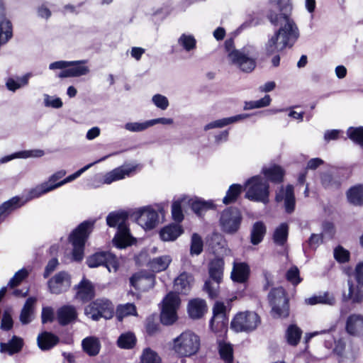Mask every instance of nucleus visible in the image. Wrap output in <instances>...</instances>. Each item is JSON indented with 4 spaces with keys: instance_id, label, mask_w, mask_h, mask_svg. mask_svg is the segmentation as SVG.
<instances>
[{
    "instance_id": "de8ad7c7",
    "label": "nucleus",
    "mask_w": 363,
    "mask_h": 363,
    "mask_svg": "<svg viewBox=\"0 0 363 363\" xmlns=\"http://www.w3.org/2000/svg\"><path fill=\"white\" fill-rule=\"evenodd\" d=\"M203 242L201 237L198 233H193L191 239L190 254L199 255L203 251Z\"/></svg>"
},
{
    "instance_id": "c9c22d12",
    "label": "nucleus",
    "mask_w": 363,
    "mask_h": 363,
    "mask_svg": "<svg viewBox=\"0 0 363 363\" xmlns=\"http://www.w3.org/2000/svg\"><path fill=\"white\" fill-rule=\"evenodd\" d=\"M262 172L267 180L272 182L281 183L283 181L284 172L280 166L273 165L268 168L264 167Z\"/></svg>"
},
{
    "instance_id": "423d86ee",
    "label": "nucleus",
    "mask_w": 363,
    "mask_h": 363,
    "mask_svg": "<svg viewBox=\"0 0 363 363\" xmlns=\"http://www.w3.org/2000/svg\"><path fill=\"white\" fill-rule=\"evenodd\" d=\"M200 348V338L194 333L186 330L174 339L173 350L180 357L196 354Z\"/></svg>"
},
{
    "instance_id": "2eb2a0df",
    "label": "nucleus",
    "mask_w": 363,
    "mask_h": 363,
    "mask_svg": "<svg viewBox=\"0 0 363 363\" xmlns=\"http://www.w3.org/2000/svg\"><path fill=\"white\" fill-rule=\"evenodd\" d=\"M71 276L65 271L59 272L48 281L49 291L57 295L67 291L71 287Z\"/></svg>"
},
{
    "instance_id": "e2e57ef3",
    "label": "nucleus",
    "mask_w": 363,
    "mask_h": 363,
    "mask_svg": "<svg viewBox=\"0 0 363 363\" xmlns=\"http://www.w3.org/2000/svg\"><path fill=\"white\" fill-rule=\"evenodd\" d=\"M152 102L159 108L166 110L169 106L167 98L160 94H157L152 96Z\"/></svg>"
},
{
    "instance_id": "c03bdc74",
    "label": "nucleus",
    "mask_w": 363,
    "mask_h": 363,
    "mask_svg": "<svg viewBox=\"0 0 363 363\" xmlns=\"http://www.w3.org/2000/svg\"><path fill=\"white\" fill-rule=\"evenodd\" d=\"M35 299L34 298H28L23 305L20 314V321L23 325H27L31 322V315L33 313V306Z\"/></svg>"
},
{
    "instance_id": "ddd939ff",
    "label": "nucleus",
    "mask_w": 363,
    "mask_h": 363,
    "mask_svg": "<svg viewBox=\"0 0 363 363\" xmlns=\"http://www.w3.org/2000/svg\"><path fill=\"white\" fill-rule=\"evenodd\" d=\"M86 264L90 268L105 266L108 272H111L112 269L116 272L118 267L116 255L107 251L96 252L91 255L87 258Z\"/></svg>"
},
{
    "instance_id": "4be33fe9",
    "label": "nucleus",
    "mask_w": 363,
    "mask_h": 363,
    "mask_svg": "<svg viewBox=\"0 0 363 363\" xmlns=\"http://www.w3.org/2000/svg\"><path fill=\"white\" fill-rule=\"evenodd\" d=\"M342 179L340 172L337 169H331L320 174L322 186L327 189H337L340 187Z\"/></svg>"
},
{
    "instance_id": "6ab92c4d",
    "label": "nucleus",
    "mask_w": 363,
    "mask_h": 363,
    "mask_svg": "<svg viewBox=\"0 0 363 363\" xmlns=\"http://www.w3.org/2000/svg\"><path fill=\"white\" fill-rule=\"evenodd\" d=\"M74 289L77 291L75 298L82 303H86L94 297V287L92 283L86 278H83Z\"/></svg>"
},
{
    "instance_id": "1a4fd4ad",
    "label": "nucleus",
    "mask_w": 363,
    "mask_h": 363,
    "mask_svg": "<svg viewBox=\"0 0 363 363\" xmlns=\"http://www.w3.org/2000/svg\"><path fill=\"white\" fill-rule=\"evenodd\" d=\"M247 184L250 185L245 194L247 199L264 203L269 202V185L267 182L260 176H255L247 180Z\"/></svg>"
},
{
    "instance_id": "7c9ffc66",
    "label": "nucleus",
    "mask_w": 363,
    "mask_h": 363,
    "mask_svg": "<svg viewBox=\"0 0 363 363\" xmlns=\"http://www.w3.org/2000/svg\"><path fill=\"white\" fill-rule=\"evenodd\" d=\"M38 345L42 350H48L56 345L59 337L49 332H43L38 336Z\"/></svg>"
},
{
    "instance_id": "bf43d9fd",
    "label": "nucleus",
    "mask_w": 363,
    "mask_h": 363,
    "mask_svg": "<svg viewBox=\"0 0 363 363\" xmlns=\"http://www.w3.org/2000/svg\"><path fill=\"white\" fill-rule=\"evenodd\" d=\"M150 127L148 121L143 123H127L125 125V128L130 132H141Z\"/></svg>"
},
{
    "instance_id": "aec40b11",
    "label": "nucleus",
    "mask_w": 363,
    "mask_h": 363,
    "mask_svg": "<svg viewBox=\"0 0 363 363\" xmlns=\"http://www.w3.org/2000/svg\"><path fill=\"white\" fill-rule=\"evenodd\" d=\"M77 317V308L72 305L62 306L57 311V319L59 324L62 326H66L74 323Z\"/></svg>"
},
{
    "instance_id": "bb28decb",
    "label": "nucleus",
    "mask_w": 363,
    "mask_h": 363,
    "mask_svg": "<svg viewBox=\"0 0 363 363\" xmlns=\"http://www.w3.org/2000/svg\"><path fill=\"white\" fill-rule=\"evenodd\" d=\"M347 332L352 335H357L363 332V316L359 314L350 315L346 323Z\"/></svg>"
},
{
    "instance_id": "37998d69",
    "label": "nucleus",
    "mask_w": 363,
    "mask_h": 363,
    "mask_svg": "<svg viewBox=\"0 0 363 363\" xmlns=\"http://www.w3.org/2000/svg\"><path fill=\"white\" fill-rule=\"evenodd\" d=\"M306 302L309 305H315L318 303L325 304L328 306H334L335 304V298L333 294L328 292H325L323 294L318 296H313L306 300Z\"/></svg>"
},
{
    "instance_id": "f257e3e1",
    "label": "nucleus",
    "mask_w": 363,
    "mask_h": 363,
    "mask_svg": "<svg viewBox=\"0 0 363 363\" xmlns=\"http://www.w3.org/2000/svg\"><path fill=\"white\" fill-rule=\"evenodd\" d=\"M272 8L267 17L270 23L281 26L266 44L267 55L279 52L286 47H292L299 36L298 27L290 18L293 6L291 0H272Z\"/></svg>"
},
{
    "instance_id": "680f3d73",
    "label": "nucleus",
    "mask_w": 363,
    "mask_h": 363,
    "mask_svg": "<svg viewBox=\"0 0 363 363\" xmlns=\"http://www.w3.org/2000/svg\"><path fill=\"white\" fill-rule=\"evenodd\" d=\"M145 328L149 335H153L159 330V323L155 320L154 316H149L146 319Z\"/></svg>"
},
{
    "instance_id": "412c9836",
    "label": "nucleus",
    "mask_w": 363,
    "mask_h": 363,
    "mask_svg": "<svg viewBox=\"0 0 363 363\" xmlns=\"http://www.w3.org/2000/svg\"><path fill=\"white\" fill-rule=\"evenodd\" d=\"M69 62L72 63L69 64V68L60 72L59 77H76L86 75L89 72V67L83 65L86 62V60L69 61Z\"/></svg>"
},
{
    "instance_id": "f8f14e48",
    "label": "nucleus",
    "mask_w": 363,
    "mask_h": 363,
    "mask_svg": "<svg viewBox=\"0 0 363 363\" xmlns=\"http://www.w3.org/2000/svg\"><path fill=\"white\" fill-rule=\"evenodd\" d=\"M162 303L163 306L160 314V321L165 325H172L177 320V309L179 306L180 299L177 294L169 292L164 297Z\"/></svg>"
},
{
    "instance_id": "338daca9",
    "label": "nucleus",
    "mask_w": 363,
    "mask_h": 363,
    "mask_svg": "<svg viewBox=\"0 0 363 363\" xmlns=\"http://www.w3.org/2000/svg\"><path fill=\"white\" fill-rule=\"evenodd\" d=\"M58 264L59 262L57 258H52L50 260H49L45 268L43 277L45 279L48 278L50 274L56 269Z\"/></svg>"
},
{
    "instance_id": "b1692460",
    "label": "nucleus",
    "mask_w": 363,
    "mask_h": 363,
    "mask_svg": "<svg viewBox=\"0 0 363 363\" xmlns=\"http://www.w3.org/2000/svg\"><path fill=\"white\" fill-rule=\"evenodd\" d=\"M250 267L245 262H233L230 277L232 280L238 283H245L249 277Z\"/></svg>"
},
{
    "instance_id": "0e129e2a",
    "label": "nucleus",
    "mask_w": 363,
    "mask_h": 363,
    "mask_svg": "<svg viewBox=\"0 0 363 363\" xmlns=\"http://www.w3.org/2000/svg\"><path fill=\"white\" fill-rule=\"evenodd\" d=\"M208 242L209 246L213 251L217 250L219 247H222L224 243L223 237L218 233L213 234Z\"/></svg>"
},
{
    "instance_id": "393cba45",
    "label": "nucleus",
    "mask_w": 363,
    "mask_h": 363,
    "mask_svg": "<svg viewBox=\"0 0 363 363\" xmlns=\"http://www.w3.org/2000/svg\"><path fill=\"white\" fill-rule=\"evenodd\" d=\"M65 174L66 172L65 170H60L53 174L52 176L50 177L48 182L42 183L41 184L37 186L36 187L30 191V199L38 198L42 196L43 194L48 193V191H42V190L45 189L43 188V186H44L45 184H48V186L55 185L56 184L58 183L57 182L61 178H62L65 175Z\"/></svg>"
},
{
    "instance_id": "69168bd1",
    "label": "nucleus",
    "mask_w": 363,
    "mask_h": 363,
    "mask_svg": "<svg viewBox=\"0 0 363 363\" xmlns=\"http://www.w3.org/2000/svg\"><path fill=\"white\" fill-rule=\"evenodd\" d=\"M13 320L11 315L6 312L3 314L1 322V329L3 330H9L13 327Z\"/></svg>"
},
{
    "instance_id": "79ce46f5",
    "label": "nucleus",
    "mask_w": 363,
    "mask_h": 363,
    "mask_svg": "<svg viewBox=\"0 0 363 363\" xmlns=\"http://www.w3.org/2000/svg\"><path fill=\"white\" fill-rule=\"evenodd\" d=\"M302 330L296 325H290L286 330L285 337L289 345L296 346L301 340Z\"/></svg>"
},
{
    "instance_id": "9d476101",
    "label": "nucleus",
    "mask_w": 363,
    "mask_h": 363,
    "mask_svg": "<svg viewBox=\"0 0 363 363\" xmlns=\"http://www.w3.org/2000/svg\"><path fill=\"white\" fill-rule=\"evenodd\" d=\"M84 313L95 321L101 318L111 319L114 314V307L109 300L97 298L85 307Z\"/></svg>"
},
{
    "instance_id": "3c124183",
    "label": "nucleus",
    "mask_w": 363,
    "mask_h": 363,
    "mask_svg": "<svg viewBox=\"0 0 363 363\" xmlns=\"http://www.w3.org/2000/svg\"><path fill=\"white\" fill-rule=\"evenodd\" d=\"M347 135L356 144L363 146V127H350L347 130Z\"/></svg>"
},
{
    "instance_id": "a19ab883",
    "label": "nucleus",
    "mask_w": 363,
    "mask_h": 363,
    "mask_svg": "<svg viewBox=\"0 0 363 363\" xmlns=\"http://www.w3.org/2000/svg\"><path fill=\"white\" fill-rule=\"evenodd\" d=\"M247 117V115L239 114L234 116L223 118L214 121H212L204 126V130H208L216 128H223L229 124L235 123L240 120L244 119Z\"/></svg>"
},
{
    "instance_id": "0eeeda50",
    "label": "nucleus",
    "mask_w": 363,
    "mask_h": 363,
    "mask_svg": "<svg viewBox=\"0 0 363 363\" xmlns=\"http://www.w3.org/2000/svg\"><path fill=\"white\" fill-rule=\"evenodd\" d=\"M242 218V213L238 208L230 206L225 208L220 215V230L228 235L235 234L240 228Z\"/></svg>"
},
{
    "instance_id": "5fc2aeb1",
    "label": "nucleus",
    "mask_w": 363,
    "mask_h": 363,
    "mask_svg": "<svg viewBox=\"0 0 363 363\" xmlns=\"http://www.w3.org/2000/svg\"><path fill=\"white\" fill-rule=\"evenodd\" d=\"M271 102V98L269 95H265L263 98L257 100L245 102L244 108L246 110L259 108L269 106Z\"/></svg>"
},
{
    "instance_id": "6e6552de",
    "label": "nucleus",
    "mask_w": 363,
    "mask_h": 363,
    "mask_svg": "<svg viewBox=\"0 0 363 363\" xmlns=\"http://www.w3.org/2000/svg\"><path fill=\"white\" fill-rule=\"evenodd\" d=\"M274 318H286L289 315V299L283 287L272 289L268 295Z\"/></svg>"
},
{
    "instance_id": "e433bc0d",
    "label": "nucleus",
    "mask_w": 363,
    "mask_h": 363,
    "mask_svg": "<svg viewBox=\"0 0 363 363\" xmlns=\"http://www.w3.org/2000/svg\"><path fill=\"white\" fill-rule=\"evenodd\" d=\"M136 343V336L135 333L131 331L121 333L116 341L117 346L124 350H131L134 348Z\"/></svg>"
},
{
    "instance_id": "2f4dec72",
    "label": "nucleus",
    "mask_w": 363,
    "mask_h": 363,
    "mask_svg": "<svg viewBox=\"0 0 363 363\" xmlns=\"http://www.w3.org/2000/svg\"><path fill=\"white\" fill-rule=\"evenodd\" d=\"M172 260L171 256L165 255L150 259L147 266L153 272H160L168 268Z\"/></svg>"
},
{
    "instance_id": "a211bd4d",
    "label": "nucleus",
    "mask_w": 363,
    "mask_h": 363,
    "mask_svg": "<svg viewBox=\"0 0 363 363\" xmlns=\"http://www.w3.org/2000/svg\"><path fill=\"white\" fill-rule=\"evenodd\" d=\"M277 202L284 201V208L287 213L291 214L294 211L296 200L294 192V186L288 184L285 189L281 186L275 196Z\"/></svg>"
},
{
    "instance_id": "864d4df0",
    "label": "nucleus",
    "mask_w": 363,
    "mask_h": 363,
    "mask_svg": "<svg viewBox=\"0 0 363 363\" xmlns=\"http://www.w3.org/2000/svg\"><path fill=\"white\" fill-rule=\"evenodd\" d=\"M219 354L225 363H232L233 360V350L230 344L219 345Z\"/></svg>"
},
{
    "instance_id": "4d7b16f0",
    "label": "nucleus",
    "mask_w": 363,
    "mask_h": 363,
    "mask_svg": "<svg viewBox=\"0 0 363 363\" xmlns=\"http://www.w3.org/2000/svg\"><path fill=\"white\" fill-rule=\"evenodd\" d=\"M117 314L119 319L124 316L136 315V307L133 303H126L118 308Z\"/></svg>"
},
{
    "instance_id": "8fccbe9b",
    "label": "nucleus",
    "mask_w": 363,
    "mask_h": 363,
    "mask_svg": "<svg viewBox=\"0 0 363 363\" xmlns=\"http://www.w3.org/2000/svg\"><path fill=\"white\" fill-rule=\"evenodd\" d=\"M161 358L158 354L147 347L143 350L140 357V363H160Z\"/></svg>"
},
{
    "instance_id": "20e7f679",
    "label": "nucleus",
    "mask_w": 363,
    "mask_h": 363,
    "mask_svg": "<svg viewBox=\"0 0 363 363\" xmlns=\"http://www.w3.org/2000/svg\"><path fill=\"white\" fill-rule=\"evenodd\" d=\"M94 223L95 220H84L69 235V240L73 247L72 256L75 261L83 259L85 243L94 229Z\"/></svg>"
},
{
    "instance_id": "a18cd8bd",
    "label": "nucleus",
    "mask_w": 363,
    "mask_h": 363,
    "mask_svg": "<svg viewBox=\"0 0 363 363\" xmlns=\"http://www.w3.org/2000/svg\"><path fill=\"white\" fill-rule=\"evenodd\" d=\"M349 292L343 295V301L352 300L353 303H359L363 300V292L358 287H354L351 281H348Z\"/></svg>"
},
{
    "instance_id": "f03ea898",
    "label": "nucleus",
    "mask_w": 363,
    "mask_h": 363,
    "mask_svg": "<svg viewBox=\"0 0 363 363\" xmlns=\"http://www.w3.org/2000/svg\"><path fill=\"white\" fill-rule=\"evenodd\" d=\"M224 45L226 51L228 52V57L232 65L246 73H250L255 69L256 61L253 55L252 47L245 46L240 50L234 49L233 38L226 40Z\"/></svg>"
},
{
    "instance_id": "052dcab7",
    "label": "nucleus",
    "mask_w": 363,
    "mask_h": 363,
    "mask_svg": "<svg viewBox=\"0 0 363 363\" xmlns=\"http://www.w3.org/2000/svg\"><path fill=\"white\" fill-rule=\"evenodd\" d=\"M172 215L173 219L177 222H181L184 219V214L182 210L181 201H176L172 205Z\"/></svg>"
},
{
    "instance_id": "f704fd0d",
    "label": "nucleus",
    "mask_w": 363,
    "mask_h": 363,
    "mask_svg": "<svg viewBox=\"0 0 363 363\" xmlns=\"http://www.w3.org/2000/svg\"><path fill=\"white\" fill-rule=\"evenodd\" d=\"M189 203L191 210L199 216H201L208 210L216 207L212 201H205L198 198L191 200Z\"/></svg>"
},
{
    "instance_id": "49530a36",
    "label": "nucleus",
    "mask_w": 363,
    "mask_h": 363,
    "mask_svg": "<svg viewBox=\"0 0 363 363\" xmlns=\"http://www.w3.org/2000/svg\"><path fill=\"white\" fill-rule=\"evenodd\" d=\"M241 185L238 184H233L230 185L228 190L226 192V195L223 199V203L228 205L235 202L238 196L241 194Z\"/></svg>"
},
{
    "instance_id": "9b49d317",
    "label": "nucleus",
    "mask_w": 363,
    "mask_h": 363,
    "mask_svg": "<svg viewBox=\"0 0 363 363\" xmlns=\"http://www.w3.org/2000/svg\"><path fill=\"white\" fill-rule=\"evenodd\" d=\"M260 318L253 311L238 313L231 321V328L237 332H252L260 323Z\"/></svg>"
},
{
    "instance_id": "ea45409f",
    "label": "nucleus",
    "mask_w": 363,
    "mask_h": 363,
    "mask_svg": "<svg viewBox=\"0 0 363 363\" xmlns=\"http://www.w3.org/2000/svg\"><path fill=\"white\" fill-rule=\"evenodd\" d=\"M289 236V225L286 223H281L273 233V241L278 246H284Z\"/></svg>"
},
{
    "instance_id": "4468645a",
    "label": "nucleus",
    "mask_w": 363,
    "mask_h": 363,
    "mask_svg": "<svg viewBox=\"0 0 363 363\" xmlns=\"http://www.w3.org/2000/svg\"><path fill=\"white\" fill-rule=\"evenodd\" d=\"M228 324L225 306L223 303H216L213 308V317L209 323L211 329L216 333H223L227 330Z\"/></svg>"
},
{
    "instance_id": "f3484780",
    "label": "nucleus",
    "mask_w": 363,
    "mask_h": 363,
    "mask_svg": "<svg viewBox=\"0 0 363 363\" xmlns=\"http://www.w3.org/2000/svg\"><path fill=\"white\" fill-rule=\"evenodd\" d=\"M155 276L146 272H140L134 274L130 278V284L135 289L147 291L154 287Z\"/></svg>"
},
{
    "instance_id": "09e8293b",
    "label": "nucleus",
    "mask_w": 363,
    "mask_h": 363,
    "mask_svg": "<svg viewBox=\"0 0 363 363\" xmlns=\"http://www.w3.org/2000/svg\"><path fill=\"white\" fill-rule=\"evenodd\" d=\"M178 43L186 51L189 52L196 48V40L192 35L182 34L178 39Z\"/></svg>"
},
{
    "instance_id": "603ef678",
    "label": "nucleus",
    "mask_w": 363,
    "mask_h": 363,
    "mask_svg": "<svg viewBox=\"0 0 363 363\" xmlns=\"http://www.w3.org/2000/svg\"><path fill=\"white\" fill-rule=\"evenodd\" d=\"M30 77L29 74H26L22 77L18 79L17 81L12 78H9L6 82V87L9 90L15 91L16 89L21 88V86L26 85L28 82V79Z\"/></svg>"
},
{
    "instance_id": "6e6d98bb",
    "label": "nucleus",
    "mask_w": 363,
    "mask_h": 363,
    "mask_svg": "<svg viewBox=\"0 0 363 363\" xmlns=\"http://www.w3.org/2000/svg\"><path fill=\"white\" fill-rule=\"evenodd\" d=\"M350 252L340 245L334 250V258L340 263L347 262L350 260Z\"/></svg>"
},
{
    "instance_id": "473e14b6",
    "label": "nucleus",
    "mask_w": 363,
    "mask_h": 363,
    "mask_svg": "<svg viewBox=\"0 0 363 363\" xmlns=\"http://www.w3.org/2000/svg\"><path fill=\"white\" fill-rule=\"evenodd\" d=\"M83 350L89 356L94 357L99 353L101 343L99 338L90 336L84 338L82 342Z\"/></svg>"
},
{
    "instance_id": "c756f323",
    "label": "nucleus",
    "mask_w": 363,
    "mask_h": 363,
    "mask_svg": "<svg viewBox=\"0 0 363 363\" xmlns=\"http://www.w3.org/2000/svg\"><path fill=\"white\" fill-rule=\"evenodd\" d=\"M206 311V303L204 300L196 298L191 301L188 305V313L193 319H199Z\"/></svg>"
},
{
    "instance_id": "39448f33",
    "label": "nucleus",
    "mask_w": 363,
    "mask_h": 363,
    "mask_svg": "<svg viewBox=\"0 0 363 363\" xmlns=\"http://www.w3.org/2000/svg\"><path fill=\"white\" fill-rule=\"evenodd\" d=\"M225 262L221 257H215L208 264L209 279L205 281L203 290L208 297L213 299L217 298L220 284L223 281Z\"/></svg>"
},
{
    "instance_id": "774afa93",
    "label": "nucleus",
    "mask_w": 363,
    "mask_h": 363,
    "mask_svg": "<svg viewBox=\"0 0 363 363\" xmlns=\"http://www.w3.org/2000/svg\"><path fill=\"white\" fill-rule=\"evenodd\" d=\"M323 242V236L321 234L313 233L311 235L307 242L311 248L315 249Z\"/></svg>"
},
{
    "instance_id": "4c0bfd02",
    "label": "nucleus",
    "mask_w": 363,
    "mask_h": 363,
    "mask_svg": "<svg viewBox=\"0 0 363 363\" xmlns=\"http://www.w3.org/2000/svg\"><path fill=\"white\" fill-rule=\"evenodd\" d=\"M267 232V228L262 221L255 222L250 232V242L252 245H257L260 243Z\"/></svg>"
},
{
    "instance_id": "cd10ccee",
    "label": "nucleus",
    "mask_w": 363,
    "mask_h": 363,
    "mask_svg": "<svg viewBox=\"0 0 363 363\" xmlns=\"http://www.w3.org/2000/svg\"><path fill=\"white\" fill-rule=\"evenodd\" d=\"M23 347V340L21 337L13 335L6 343H0L1 352H7L9 355L18 353Z\"/></svg>"
},
{
    "instance_id": "13d9d810",
    "label": "nucleus",
    "mask_w": 363,
    "mask_h": 363,
    "mask_svg": "<svg viewBox=\"0 0 363 363\" xmlns=\"http://www.w3.org/2000/svg\"><path fill=\"white\" fill-rule=\"evenodd\" d=\"M286 279L291 282L293 285H297L301 281V279L299 275V270L297 267L294 266L291 267L286 274Z\"/></svg>"
},
{
    "instance_id": "72a5a7b5",
    "label": "nucleus",
    "mask_w": 363,
    "mask_h": 363,
    "mask_svg": "<svg viewBox=\"0 0 363 363\" xmlns=\"http://www.w3.org/2000/svg\"><path fill=\"white\" fill-rule=\"evenodd\" d=\"M134 169L135 167L123 166L116 168L106 174L104 182L106 184H111L113 182L125 178V176H128Z\"/></svg>"
},
{
    "instance_id": "58836bf2",
    "label": "nucleus",
    "mask_w": 363,
    "mask_h": 363,
    "mask_svg": "<svg viewBox=\"0 0 363 363\" xmlns=\"http://www.w3.org/2000/svg\"><path fill=\"white\" fill-rule=\"evenodd\" d=\"M347 198L350 203L354 206L363 205V184L352 186L347 191Z\"/></svg>"
},
{
    "instance_id": "dca6fc26",
    "label": "nucleus",
    "mask_w": 363,
    "mask_h": 363,
    "mask_svg": "<svg viewBox=\"0 0 363 363\" xmlns=\"http://www.w3.org/2000/svg\"><path fill=\"white\" fill-rule=\"evenodd\" d=\"M137 223L145 230H152L158 223L159 216L157 211L150 207L140 208L134 213Z\"/></svg>"
},
{
    "instance_id": "7ed1b4c3",
    "label": "nucleus",
    "mask_w": 363,
    "mask_h": 363,
    "mask_svg": "<svg viewBox=\"0 0 363 363\" xmlns=\"http://www.w3.org/2000/svg\"><path fill=\"white\" fill-rule=\"evenodd\" d=\"M128 215L125 211L111 212L106 217V223L109 227H118L113 242L119 249L131 245L135 238L130 235L129 228L126 225Z\"/></svg>"
},
{
    "instance_id": "5701e85b",
    "label": "nucleus",
    "mask_w": 363,
    "mask_h": 363,
    "mask_svg": "<svg viewBox=\"0 0 363 363\" xmlns=\"http://www.w3.org/2000/svg\"><path fill=\"white\" fill-rule=\"evenodd\" d=\"M193 281L194 277L191 274L186 272L181 273L174 281L175 294H187L191 290Z\"/></svg>"
},
{
    "instance_id": "a878e982",
    "label": "nucleus",
    "mask_w": 363,
    "mask_h": 363,
    "mask_svg": "<svg viewBox=\"0 0 363 363\" xmlns=\"http://www.w3.org/2000/svg\"><path fill=\"white\" fill-rule=\"evenodd\" d=\"M108 157V156H105V157H102L101 159H100V160H97V161H96L94 162L90 163V164L84 166V167L81 168L80 169H79L78 171L74 172V174L69 175L68 177H67L65 179H64L61 182H59L55 185L48 186V184H45L44 185V186H43V188H45V189L42 190V191H52V190L55 189L57 187H60V186H62V185H64V184H67L68 182H70L74 180L75 179L78 178L86 170L89 169L93 164H96L97 162H99L101 161L104 160Z\"/></svg>"
},
{
    "instance_id": "c85d7f7f",
    "label": "nucleus",
    "mask_w": 363,
    "mask_h": 363,
    "mask_svg": "<svg viewBox=\"0 0 363 363\" xmlns=\"http://www.w3.org/2000/svg\"><path fill=\"white\" fill-rule=\"evenodd\" d=\"M182 233L183 229L181 225L170 224L161 229L160 236L163 241H174Z\"/></svg>"
}]
</instances>
